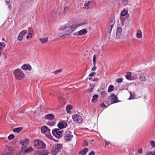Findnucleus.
<instances>
[{
    "mask_svg": "<svg viewBox=\"0 0 155 155\" xmlns=\"http://www.w3.org/2000/svg\"><path fill=\"white\" fill-rule=\"evenodd\" d=\"M80 26V25L75 24L70 26H66L61 29L62 31L59 32L58 34V35L60 37H62L65 35H69L75 29Z\"/></svg>",
    "mask_w": 155,
    "mask_h": 155,
    "instance_id": "f257e3e1",
    "label": "nucleus"
},
{
    "mask_svg": "<svg viewBox=\"0 0 155 155\" xmlns=\"http://www.w3.org/2000/svg\"><path fill=\"white\" fill-rule=\"evenodd\" d=\"M13 74L15 78L18 80H22L25 77L24 73L20 69H17L14 70Z\"/></svg>",
    "mask_w": 155,
    "mask_h": 155,
    "instance_id": "f03ea898",
    "label": "nucleus"
},
{
    "mask_svg": "<svg viewBox=\"0 0 155 155\" xmlns=\"http://www.w3.org/2000/svg\"><path fill=\"white\" fill-rule=\"evenodd\" d=\"M63 132V130L62 129H54L52 130V133L56 137L59 139L62 137Z\"/></svg>",
    "mask_w": 155,
    "mask_h": 155,
    "instance_id": "7ed1b4c3",
    "label": "nucleus"
},
{
    "mask_svg": "<svg viewBox=\"0 0 155 155\" xmlns=\"http://www.w3.org/2000/svg\"><path fill=\"white\" fill-rule=\"evenodd\" d=\"M46 144L40 140H35L34 147L37 149H41L46 147Z\"/></svg>",
    "mask_w": 155,
    "mask_h": 155,
    "instance_id": "20e7f679",
    "label": "nucleus"
},
{
    "mask_svg": "<svg viewBox=\"0 0 155 155\" xmlns=\"http://www.w3.org/2000/svg\"><path fill=\"white\" fill-rule=\"evenodd\" d=\"M73 137L71 132L69 131H67L65 132L64 134V138L65 140L68 141L71 140Z\"/></svg>",
    "mask_w": 155,
    "mask_h": 155,
    "instance_id": "39448f33",
    "label": "nucleus"
},
{
    "mask_svg": "<svg viewBox=\"0 0 155 155\" xmlns=\"http://www.w3.org/2000/svg\"><path fill=\"white\" fill-rule=\"evenodd\" d=\"M72 118L74 121L76 123H81L83 120L82 117L78 114H75L73 115Z\"/></svg>",
    "mask_w": 155,
    "mask_h": 155,
    "instance_id": "423d86ee",
    "label": "nucleus"
},
{
    "mask_svg": "<svg viewBox=\"0 0 155 155\" xmlns=\"http://www.w3.org/2000/svg\"><path fill=\"white\" fill-rule=\"evenodd\" d=\"M125 77L128 80H134L137 78V76L136 74L134 76L131 75L130 72L127 73L125 75Z\"/></svg>",
    "mask_w": 155,
    "mask_h": 155,
    "instance_id": "0eeeda50",
    "label": "nucleus"
},
{
    "mask_svg": "<svg viewBox=\"0 0 155 155\" xmlns=\"http://www.w3.org/2000/svg\"><path fill=\"white\" fill-rule=\"evenodd\" d=\"M67 126V124L64 121H62L59 122L58 124V127L59 129H62L65 128Z\"/></svg>",
    "mask_w": 155,
    "mask_h": 155,
    "instance_id": "6e6552de",
    "label": "nucleus"
},
{
    "mask_svg": "<svg viewBox=\"0 0 155 155\" xmlns=\"http://www.w3.org/2000/svg\"><path fill=\"white\" fill-rule=\"evenodd\" d=\"M115 19L114 18H112L110 22V26L109 27L108 30V31L109 33H110L111 32L112 28L115 24Z\"/></svg>",
    "mask_w": 155,
    "mask_h": 155,
    "instance_id": "1a4fd4ad",
    "label": "nucleus"
},
{
    "mask_svg": "<svg viewBox=\"0 0 155 155\" xmlns=\"http://www.w3.org/2000/svg\"><path fill=\"white\" fill-rule=\"evenodd\" d=\"M122 34V29L120 27H118L117 30L116 38L119 39L120 38Z\"/></svg>",
    "mask_w": 155,
    "mask_h": 155,
    "instance_id": "9d476101",
    "label": "nucleus"
},
{
    "mask_svg": "<svg viewBox=\"0 0 155 155\" xmlns=\"http://www.w3.org/2000/svg\"><path fill=\"white\" fill-rule=\"evenodd\" d=\"M21 68L25 71H30L31 69V67L30 65L28 64H23L21 67Z\"/></svg>",
    "mask_w": 155,
    "mask_h": 155,
    "instance_id": "9b49d317",
    "label": "nucleus"
},
{
    "mask_svg": "<svg viewBox=\"0 0 155 155\" xmlns=\"http://www.w3.org/2000/svg\"><path fill=\"white\" fill-rule=\"evenodd\" d=\"M110 97L111 98V101L112 103H115L118 102V99L117 97H116L114 93H111Z\"/></svg>",
    "mask_w": 155,
    "mask_h": 155,
    "instance_id": "f8f14e48",
    "label": "nucleus"
},
{
    "mask_svg": "<svg viewBox=\"0 0 155 155\" xmlns=\"http://www.w3.org/2000/svg\"><path fill=\"white\" fill-rule=\"evenodd\" d=\"M50 129L46 126H43L41 128V132L42 134H45L47 131L50 132Z\"/></svg>",
    "mask_w": 155,
    "mask_h": 155,
    "instance_id": "ddd939ff",
    "label": "nucleus"
},
{
    "mask_svg": "<svg viewBox=\"0 0 155 155\" xmlns=\"http://www.w3.org/2000/svg\"><path fill=\"white\" fill-rule=\"evenodd\" d=\"M87 32V31L85 29H83L76 33V34L78 35H85Z\"/></svg>",
    "mask_w": 155,
    "mask_h": 155,
    "instance_id": "4468645a",
    "label": "nucleus"
},
{
    "mask_svg": "<svg viewBox=\"0 0 155 155\" xmlns=\"http://www.w3.org/2000/svg\"><path fill=\"white\" fill-rule=\"evenodd\" d=\"M5 44L4 43L2 42H0V56L1 55L3 51V49L5 48Z\"/></svg>",
    "mask_w": 155,
    "mask_h": 155,
    "instance_id": "2eb2a0df",
    "label": "nucleus"
},
{
    "mask_svg": "<svg viewBox=\"0 0 155 155\" xmlns=\"http://www.w3.org/2000/svg\"><path fill=\"white\" fill-rule=\"evenodd\" d=\"M45 118L48 120H51L54 119V116L52 114H49L46 115Z\"/></svg>",
    "mask_w": 155,
    "mask_h": 155,
    "instance_id": "dca6fc26",
    "label": "nucleus"
},
{
    "mask_svg": "<svg viewBox=\"0 0 155 155\" xmlns=\"http://www.w3.org/2000/svg\"><path fill=\"white\" fill-rule=\"evenodd\" d=\"M142 34L141 31L140 30H138L136 34V37L138 38H140L142 37Z\"/></svg>",
    "mask_w": 155,
    "mask_h": 155,
    "instance_id": "f3484780",
    "label": "nucleus"
},
{
    "mask_svg": "<svg viewBox=\"0 0 155 155\" xmlns=\"http://www.w3.org/2000/svg\"><path fill=\"white\" fill-rule=\"evenodd\" d=\"M48 152L47 150H41L38 152L39 155H48Z\"/></svg>",
    "mask_w": 155,
    "mask_h": 155,
    "instance_id": "a211bd4d",
    "label": "nucleus"
},
{
    "mask_svg": "<svg viewBox=\"0 0 155 155\" xmlns=\"http://www.w3.org/2000/svg\"><path fill=\"white\" fill-rule=\"evenodd\" d=\"M54 147L56 148L57 150L59 151L61 149L63 148V146L62 144L58 143L55 144Z\"/></svg>",
    "mask_w": 155,
    "mask_h": 155,
    "instance_id": "6ab92c4d",
    "label": "nucleus"
},
{
    "mask_svg": "<svg viewBox=\"0 0 155 155\" xmlns=\"http://www.w3.org/2000/svg\"><path fill=\"white\" fill-rule=\"evenodd\" d=\"M88 151L87 148H85L84 149L81 150L79 153V154H81V155H85L86 153Z\"/></svg>",
    "mask_w": 155,
    "mask_h": 155,
    "instance_id": "aec40b11",
    "label": "nucleus"
},
{
    "mask_svg": "<svg viewBox=\"0 0 155 155\" xmlns=\"http://www.w3.org/2000/svg\"><path fill=\"white\" fill-rule=\"evenodd\" d=\"M72 108V106L70 104L68 105L66 108V110L68 113L70 114L71 111L70 110Z\"/></svg>",
    "mask_w": 155,
    "mask_h": 155,
    "instance_id": "412c9836",
    "label": "nucleus"
},
{
    "mask_svg": "<svg viewBox=\"0 0 155 155\" xmlns=\"http://www.w3.org/2000/svg\"><path fill=\"white\" fill-rule=\"evenodd\" d=\"M33 149L31 147H29L25 150V153H30L32 151Z\"/></svg>",
    "mask_w": 155,
    "mask_h": 155,
    "instance_id": "4be33fe9",
    "label": "nucleus"
},
{
    "mask_svg": "<svg viewBox=\"0 0 155 155\" xmlns=\"http://www.w3.org/2000/svg\"><path fill=\"white\" fill-rule=\"evenodd\" d=\"M40 41L41 43L43 44L46 43L48 41V39L47 38H41L40 39Z\"/></svg>",
    "mask_w": 155,
    "mask_h": 155,
    "instance_id": "5701e85b",
    "label": "nucleus"
},
{
    "mask_svg": "<svg viewBox=\"0 0 155 155\" xmlns=\"http://www.w3.org/2000/svg\"><path fill=\"white\" fill-rule=\"evenodd\" d=\"M58 152V150L54 146L52 147L51 150V153L52 154L54 155H56Z\"/></svg>",
    "mask_w": 155,
    "mask_h": 155,
    "instance_id": "b1692460",
    "label": "nucleus"
},
{
    "mask_svg": "<svg viewBox=\"0 0 155 155\" xmlns=\"http://www.w3.org/2000/svg\"><path fill=\"white\" fill-rule=\"evenodd\" d=\"M22 130L21 128L17 127L14 128L13 129V131L14 132L19 133Z\"/></svg>",
    "mask_w": 155,
    "mask_h": 155,
    "instance_id": "393cba45",
    "label": "nucleus"
},
{
    "mask_svg": "<svg viewBox=\"0 0 155 155\" xmlns=\"http://www.w3.org/2000/svg\"><path fill=\"white\" fill-rule=\"evenodd\" d=\"M127 13V10L126 9H124L120 13V15L122 16H124L126 15Z\"/></svg>",
    "mask_w": 155,
    "mask_h": 155,
    "instance_id": "a878e982",
    "label": "nucleus"
},
{
    "mask_svg": "<svg viewBox=\"0 0 155 155\" xmlns=\"http://www.w3.org/2000/svg\"><path fill=\"white\" fill-rule=\"evenodd\" d=\"M98 97V95L97 94H95L93 96V98L92 99V101L93 103H95L97 100V98Z\"/></svg>",
    "mask_w": 155,
    "mask_h": 155,
    "instance_id": "bb28decb",
    "label": "nucleus"
},
{
    "mask_svg": "<svg viewBox=\"0 0 155 155\" xmlns=\"http://www.w3.org/2000/svg\"><path fill=\"white\" fill-rule=\"evenodd\" d=\"M114 89V86L112 85H110L108 88V91L110 93L113 91Z\"/></svg>",
    "mask_w": 155,
    "mask_h": 155,
    "instance_id": "cd10ccee",
    "label": "nucleus"
},
{
    "mask_svg": "<svg viewBox=\"0 0 155 155\" xmlns=\"http://www.w3.org/2000/svg\"><path fill=\"white\" fill-rule=\"evenodd\" d=\"M29 140L28 139H25L23 142H22V144L24 146H27L29 143Z\"/></svg>",
    "mask_w": 155,
    "mask_h": 155,
    "instance_id": "c85d7f7f",
    "label": "nucleus"
},
{
    "mask_svg": "<svg viewBox=\"0 0 155 155\" xmlns=\"http://www.w3.org/2000/svg\"><path fill=\"white\" fill-rule=\"evenodd\" d=\"M145 77L143 74H141L139 77V79L141 81H144L145 80Z\"/></svg>",
    "mask_w": 155,
    "mask_h": 155,
    "instance_id": "c756f323",
    "label": "nucleus"
},
{
    "mask_svg": "<svg viewBox=\"0 0 155 155\" xmlns=\"http://www.w3.org/2000/svg\"><path fill=\"white\" fill-rule=\"evenodd\" d=\"M97 58V56L96 54H94L93 56V63L94 65L96 64V60Z\"/></svg>",
    "mask_w": 155,
    "mask_h": 155,
    "instance_id": "7c9ffc66",
    "label": "nucleus"
},
{
    "mask_svg": "<svg viewBox=\"0 0 155 155\" xmlns=\"http://www.w3.org/2000/svg\"><path fill=\"white\" fill-rule=\"evenodd\" d=\"M26 33L27 31L25 30H24L21 31L19 34L23 37Z\"/></svg>",
    "mask_w": 155,
    "mask_h": 155,
    "instance_id": "2f4dec72",
    "label": "nucleus"
},
{
    "mask_svg": "<svg viewBox=\"0 0 155 155\" xmlns=\"http://www.w3.org/2000/svg\"><path fill=\"white\" fill-rule=\"evenodd\" d=\"M55 123L54 121L49 122L47 123V124L51 126H53L54 125Z\"/></svg>",
    "mask_w": 155,
    "mask_h": 155,
    "instance_id": "473e14b6",
    "label": "nucleus"
},
{
    "mask_svg": "<svg viewBox=\"0 0 155 155\" xmlns=\"http://www.w3.org/2000/svg\"><path fill=\"white\" fill-rule=\"evenodd\" d=\"M14 137V136L13 134H11L9 135L8 137V139L9 140H11L13 139Z\"/></svg>",
    "mask_w": 155,
    "mask_h": 155,
    "instance_id": "72a5a7b5",
    "label": "nucleus"
},
{
    "mask_svg": "<svg viewBox=\"0 0 155 155\" xmlns=\"http://www.w3.org/2000/svg\"><path fill=\"white\" fill-rule=\"evenodd\" d=\"M23 37L22 36L19 34L17 38L18 40V41H21L22 40Z\"/></svg>",
    "mask_w": 155,
    "mask_h": 155,
    "instance_id": "f704fd0d",
    "label": "nucleus"
},
{
    "mask_svg": "<svg viewBox=\"0 0 155 155\" xmlns=\"http://www.w3.org/2000/svg\"><path fill=\"white\" fill-rule=\"evenodd\" d=\"M145 155H155V152H153L152 151L148 152L147 154Z\"/></svg>",
    "mask_w": 155,
    "mask_h": 155,
    "instance_id": "c9c22d12",
    "label": "nucleus"
},
{
    "mask_svg": "<svg viewBox=\"0 0 155 155\" xmlns=\"http://www.w3.org/2000/svg\"><path fill=\"white\" fill-rule=\"evenodd\" d=\"M150 143L153 147H155V142L153 140H151Z\"/></svg>",
    "mask_w": 155,
    "mask_h": 155,
    "instance_id": "e433bc0d",
    "label": "nucleus"
},
{
    "mask_svg": "<svg viewBox=\"0 0 155 155\" xmlns=\"http://www.w3.org/2000/svg\"><path fill=\"white\" fill-rule=\"evenodd\" d=\"M12 152L9 151H6L4 154V155H11L12 154Z\"/></svg>",
    "mask_w": 155,
    "mask_h": 155,
    "instance_id": "4c0bfd02",
    "label": "nucleus"
},
{
    "mask_svg": "<svg viewBox=\"0 0 155 155\" xmlns=\"http://www.w3.org/2000/svg\"><path fill=\"white\" fill-rule=\"evenodd\" d=\"M101 95L103 96L104 97L107 96V93L105 91H103L101 92Z\"/></svg>",
    "mask_w": 155,
    "mask_h": 155,
    "instance_id": "58836bf2",
    "label": "nucleus"
},
{
    "mask_svg": "<svg viewBox=\"0 0 155 155\" xmlns=\"http://www.w3.org/2000/svg\"><path fill=\"white\" fill-rule=\"evenodd\" d=\"M6 5L8 6V8H10V1H6Z\"/></svg>",
    "mask_w": 155,
    "mask_h": 155,
    "instance_id": "ea45409f",
    "label": "nucleus"
},
{
    "mask_svg": "<svg viewBox=\"0 0 155 155\" xmlns=\"http://www.w3.org/2000/svg\"><path fill=\"white\" fill-rule=\"evenodd\" d=\"M120 21H121L122 23V25H123L124 24V22L125 21L124 19L123 18V17L121 16H120Z\"/></svg>",
    "mask_w": 155,
    "mask_h": 155,
    "instance_id": "a19ab883",
    "label": "nucleus"
},
{
    "mask_svg": "<svg viewBox=\"0 0 155 155\" xmlns=\"http://www.w3.org/2000/svg\"><path fill=\"white\" fill-rule=\"evenodd\" d=\"M123 79L122 78H119L117 79V81L118 83H121L122 82Z\"/></svg>",
    "mask_w": 155,
    "mask_h": 155,
    "instance_id": "79ce46f5",
    "label": "nucleus"
},
{
    "mask_svg": "<svg viewBox=\"0 0 155 155\" xmlns=\"http://www.w3.org/2000/svg\"><path fill=\"white\" fill-rule=\"evenodd\" d=\"M127 0H123V3L124 5H127L128 3Z\"/></svg>",
    "mask_w": 155,
    "mask_h": 155,
    "instance_id": "37998d69",
    "label": "nucleus"
},
{
    "mask_svg": "<svg viewBox=\"0 0 155 155\" xmlns=\"http://www.w3.org/2000/svg\"><path fill=\"white\" fill-rule=\"evenodd\" d=\"M62 71V69H59L58 70H57L54 72L55 74H57L61 72Z\"/></svg>",
    "mask_w": 155,
    "mask_h": 155,
    "instance_id": "c03bdc74",
    "label": "nucleus"
},
{
    "mask_svg": "<svg viewBox=\"0 0 155 155\" xmlns=\"http://www.w3.org/2000/svg\"><path fill=\"white\" fill-rule=\"evenodd\" d=\"M96 73L95 72H93L91 73L89 75V77L93 76L96 74Z\"/></svg>",
    "mask_w": 155,
    "mask_h": 155,
    "instance_id": "a18cd8bd",
    "label": "nucleus"
},
{
    "mask_svg": "<svg viewBox=\"0 0 155 155\" xmlns=\"http://www.w3.org/2000/svg\"><path fill=\"white\" fill-rule=\"evenodd\" d=\"M90 3V2L89 1H88L87 2H86L84 4V5L87 6H88L89 5Z\"/></svg>",
    "mask_w": 155,
    "mask_h": 155,
    "instance_id": "49530a36",
    "label": "nucleus"
},
{
    "mask_svg": "<svg viewBox=\"0 0 155 155\" xmlns=\"http://www.w3.org/2000/svg\"><path fill=\"white\" fill-rule=\"evenodd\" d=\"M96 64L94 65L93 67L91 69V71H94L96 70Z\"/></svg>",
    "mask_w": 155,
    "mask_h": 155,
    "instance_id": "de8ad7c7",
    "label": "nucleus"
},
{
    "mask_svg": "<svg viewBox=\"0 0 155 155\" xmlns=\"http://www.w3.org/2000/svg\"><path fill=\"white\" fill-rule=\"evenodd\" d=\"M105 141V146H108L109 144V142H107L106 140H104Z\"/></svg>",
    "mask_w": 155,
    "mask_h": 155,
    "instance_id": "09e8293b",
    "label": "nucleus"
},
{
    "mask_svg": "<svg viewBox=\"0 0 155 155\" xmlns=\"http://www.w3.org/2000/svg\"><path fill=\"white\" fill-rule=\"evenodd\" d=\"M142 149L140 148L138 150V152L139 153H142Z\"/></svg>",
    "mask_w": 155,
    "mask_h": 155,
    "instance_id": "8fccbe9b",
    "label": "nucleus"
},
{
    "mask_svg": "<svg viewBox=\"0 0 155 155\" xmlns=\"http://www.w3.org/2000/svg\"><path fill=\"white\" fill-rule=\"evenodd\" d=\"M95 153L93 151H91L88 155H94Z\"/></svg>",
    "mask_w": 155,
    "mask_h": 155,
    "instance_id": "3c124183",
    "label": "nucleus"
},
{
    "mask_svg": "<svg viewBox=\"0 0 155 155\" xmlns=\"http://www.w3.org/2000/svg\"><path fill=\"white\" fill-rule=\"evenodd\" d=\"M130 97L128 99L129 100L133 99L134 97V96H132V94L131 93H130Z\"/></svg>",
    "mask_w": 155,
    "mask_h": 155,
    "instance_id": "603ef678",
    "label": "nucleus"
},
{
    "mask_svg": "<svg viewBox=\"0 0 155 155\" xmlns=\"http://www.w3.org/2000/svg\"><path fill=\"white\" fill-rule=\"evenodd\" d=\"M105 106H106V105L104 103H102L101 104V107H104Z\"/></svg>",
    "mask_w": 155,
    "mask_h": 155,
    "instance_id": "864d4df0",
    "label": "nucleus"
},
{
    "mask_svg": "<svg viewBox=\"0 0 155 155\" xmlns=\"http://www.w3.org/2000/svg\"><path fill=\"white\" fill-rule=\"evenodd\" d=\"M98 80V79L97 78H95V79H93L92 81H97Z\"/></svg>",
    "mask_w": 155,
    "mask_h": 155,
    "instance_id": "5fc2aeb1",
    "label": "nucleus"
},
{
    "mask_svg": "<svg viewBox=\"0 0 155 155\" xmlns=\"http://www.w3.org/2000/svg\"><path fill=\"white\" fill-rule=\"evenodd\" d=\"M88 144V143L87 142H84V146H87V145Z\"/></svg>",
    "mask_w": 155,
    "mask_h": 155,
    "instance_id": "6e6d98bb",
    "label": "nucleus"
},
{
    "mask_svg": "<svg viewBox=\"0 0 155 155\" xmlns=\"http://www.w3.org/2000/svg\"><path fill=\"white\" fill-rule=\"evenodd\" d=\"M92 91V89H91L90 91H89V92H91Z\"/></svg>",
    "mask_w": 155,
    "mask_h": 155,
    "instance_id": "4d7b16f0",
    "label": "nucleus"
},
{
    "mask_svg": "<svg viewBox=\"0 0 155 155\" xmlns=\"http://www.w3.org/2000/svg\"><path fill=\"white\" fill-rule=\"evenodd\" d=\"M2 41H5V38H3L2 39Z\"/></svg>",
    "mask_w": 155,
    "mask_h": 155,
    "instance_id": "13d9d810",
    "label": "nucleus"
},
{
    "mask_svg": "<svg viewBox=\"0 0 155 155\" xmlns=\"http://www.w3.org/2000/svg\"><path fill=\"white\" fill-rule=\"evenodd\" d=\"M29 38V37L28 36H27V37H26V38L27 39H28Z\"/></svg>",
    "mask_w": 155,
    "mask_h": 155,
    "instance_id": "bf43d9fd",
    "label": "nucleus"
},
{
    "mask_svg": "<svg viewBox=\"0 0 155 155\" xmlns=\"http://www.w3.org/2000/svg\"><path fill=\"white\" fill-rule=\"evenodd\" d=\"M31 33H29V35H31Z\"/></svg>",
    "mask_w": 155,
    "mask_h": 155,
    "instance_id": "052dcab7",
    "label": "nucleus"
},
{
    "mask_svg": "<svg viewBox=\"0 0 155 155\" xmlns=\"http://www.w3.org/2000/svg\"><path fill=\"white\" fill-rule=\"evenodd\" d=\"M107 104H108V105L111 104V103H110V104L107 103Z\"/></svg>",
    "mask_w": 155,
    "mask_h": 155,
    "instance_id": "680f3d73",
    "label": "nucleus"
},
{
    "mask_svg": "<svg viewBox=\"0 0 155 155\" xmlns=\"http://www.w3.org/2000/svg\"><path fill=\"white\" fill-rule=\"evenodd\" d=\"M91 78H89V79H90V80H91Z\"/></svg>",
    "mask_w": 155,
    "mask_h": 155,
    "instance_id": "e2e57ef3",
    "label": "nucleus"
},
{
    "mask_svg": "<svg viewBox=\"0 0 155 155\" xmlns=\"http://www.w3.org/2000/svg\"><path fill=\"white\" fill-rule=\"evenodd\" d=\"M31 37H32L31 36L30 37V38H31Z\"/></svg>",
    "mask_w": 155,
    "mask_h": 155,
    "instance_id": "0e129e2a",
    "label": "nucleus"
}]
</instances>
